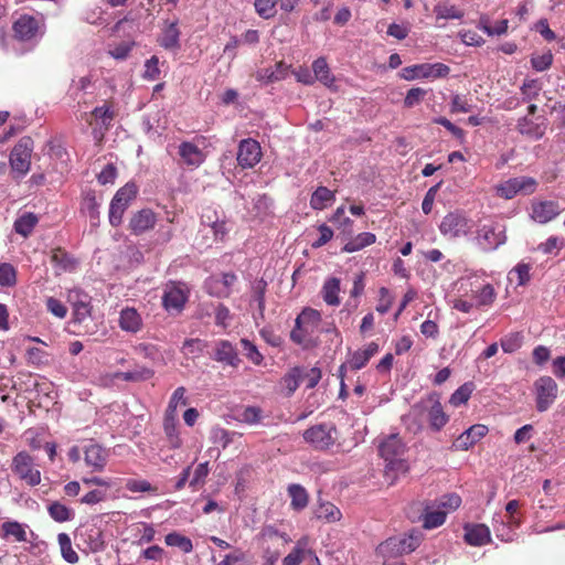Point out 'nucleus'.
I'll list each match as a JSON object with an SVG mask.
<instances>
[{"mask_svg": "<svg viewBox=\"0 0 565 565\" xmlns=\"http://www.w3.org/2000/svg\"><path fill=\"white\" fill-rule=\"evenodd\" d=\"M26 529L28 525L18 521H7L1 525L0 536L4 540L12 537L14 542H26Z\"/></svg>", "mask_w": 565, "mask_h": 565, "instance_id": "nucleus-29", "label": "nucleus"}, {"mask_svg": "<svg viewBox=\"0 0 565 565\" xmlns=\"http://www.w3.org/2000/svg\"><path fill=\"white\" fill-rule=\"evenodd\" d=\"M57 542L61 548L62 557L70 564H76L79 561L78 554L72 547V541L68 534L60 533Z\"/></svg>", "mask_w": 565, "mask_h": 565, "instance_id": "nucleus-42", "label": "nucleus"}, {"mask_svg": "<svg viewBox=\"0 0 565 565\" xmlns=\"http://www.w3.org/2000/svg\"><path fill=\"white\" fill-rule=\"evenodd\" d=\"M475 385L471 382L463 383L461 386H459L450 396L449 403L458 407L460 405L466 404L472 392H473Z\"/></svg>", "mask_w": 565, "mask_h": 565, "instance_id": "nucleus-47", "label": "nucleus"}, {"mask_svg": "<svg viewBox=\"0 0 565 565\" xmlns=\"http://www.w3.org/2000/svg\"><path fill=\"white\" fill-rule=\"evenodd\" d=\"M207 348V342L201 339H186L182 345V352L192 359L201 355Z\"/></svg>", "mask_w": 565, "mask_h": 565, "instance_id": "nucleus-50", "label": "nucleus"}, {"mask_svg": "<svg viewBox=\"0 0 565 565\" xmlns=\"http://www.w3.org/2000/svg\"><path fill=\"white\" fill-rule=\"evenodd\" d=\"M408 416L414 418L418 427H422L423 419L426 418L430 429L434 431H439L449 420V416L445 413L439 396L435 393L414 404Z\"/></svg>", "mask_w": 565, "mask_h": 565, "instance_id": "nucleus-3", "label": "nucleus"}, {"mask_svg": "<svg viewBox=\"0 0 565 565\" xmlns=\"http://www.w3.org/2000/svg\"><path fill=\"white\" fill-rule=\"evenodd\" d=\"M107 451L97 444L84 447V461L92 472L103 471L107 463Z\"/></svg>", "mask_w": 565, "mask_h": 565, "instance_id": "nucleus-20", "label": "nucleus"}, {"mask_svg": "<svg viewBox=\"0 0 565 565\" xmlns=\"http://www.w3.org/2000/svg\"><path fill=\"white\" fill-rule=\"evenodd\" d=\"M114 32H121L126 35H130L132 33H136L139 31V23H137L134 19L130 18H124L119 20L114 26Z\"/></svg>", "mask_w": 565, "mask_h": 565, "instance_id": "nucleus-64", "label": "nucleus"}, {"mask_svg": "<svg viewBox=\"0 0 565 565\" xmlns=\"http://www.w3.org/2000/svg\"><path fill=\"white\" fill-rule=\"evenodd\" d=\"M11 470L30 487L41 483V472L35 467L34 458L26 451H20L12 458Z\"/></svg>", "mask_w": 565, "mask_h": 565, "instance_id": "nucleus-11", "label": "nucleus"}, {"mask_svg": "<svg viewBox=\"0 0 565 565\" xmlns=\"http://www.w3.org/2000/svg\"><path fill=\"white\" fill-rule=\"evenodd\" d=\"M99 203L94 191H87L82 199L81 212L89 217L90 224L96 226L99 221Z\"/></svg>", "mask_w": 565, "mask_h": 565, "instance_id": "nucleus-31", "label": "nucleus"}, {"mask_svg": "<svg viewBox=\"0 0 565 565\" xmlns=\"http://www.w3.org/2000/svg\"><path fill=\"white\" fill-rule=\"evenodd\" d=\"M322 321L320 311L306 307L297 316L290 331V340L303 350L313 349L319 344V328Z\"/></svg>", "mask_w": 565, "mask_h": 565, "instance_id": "nucleus-1", "label": "nucleus"}, {"mask_svg": "<svg viewBox=\"0 0 565 565\" xmlns=\"http://www.w3.org/2000/svg\"><path fill=\"white\" fill-rule=\"evenodd\" d=\"M536 409L547 411L557 398L558 386L551 376H541L534 382Z\"/></svg>", "mask_w": 565, "mask_h": 565, "instance_id": "nucleus-13", "label": "nucleus"}, {"mask_svg": "<svg viewBox=\"0 0 565 565\" xmlns=\"http://www.w3.org/2000/svg\"><path fill=\"white\" fill-rule=\"evenodd\" d=\"M301 381V370L299 367L291 369L281 379L282 386L287 390V395L294 394L299 387Z\"/></svg>", "mask_w": 565, "mask_h": 565, "instance_id": "nucleus-52", "label": "nucleus"}, {"mask_svg": "<svg viewBox=\"0 0 565 565\" xmlns=\"http://www.w3.org/2000/svg\"><path fill=\"white\" fill-rule=\"evenodd\" d=\"M427 94V90L420 87H413L411 88L405 98H404V107L405 108H413L416 105L420 104L422 100L425 98Z\"/></svg>", "mask_w": 565, "mask_h": 565, "instance_id": "nucleus-61", "label": "nucleus"}, {"mask_svg": "<svg viewBox=\"0 0 565 565\" xmlns=\"http://www.w3.org/2000/svg\"><path fill=\"white\" fill-rule=\"evenodd\" d=\"M553 63V54L551 51H545L541 54L534 53L531 57V65L537 72H544L551 67Z\"/></svg>", "mask_w": 565, "mask_h": 565, "instance_id": "nucleus-57", "label": "nucleus"}, {"mask_svg": "<svg viewBox=\"0 0 565 565\" xmlns=\"http://www.w3.org/2000/svg\"><path fill=\"white\" fill-rule=\"evenodd\" d=\"M205 137L196 136L192 140H183L178 146L179 164L190 170L200 168L207 158L201 148L205 143Z\"/></svg>", "mask_w": 565, "mask_h": 565, "instance_id": "nucleus-5", "label": "nucleus"}, {"mask_svg": "<svg viewBox=\"0 0 565 565\" xmlns=\"http://www.w3.org/2000/svg\"><path fill=\"white\" fill-rule=\"evenodd\" d=\"M51 263L57 276L63 273L74 271L78 264L77 260L62 247L52 249Z\"/></svg>", "mask_w": 565, "mask_h": 565, "instance_id": "nucleus-21", "label": "nucleus"}, {"mask_svg": "<svg viewBox=\"0 0 565 565\" xmlns=\"http://www.w3.org/2000/svg\"><path fill=\"white\" fill-rule=\"evenodd\" d=\"M17 269L9 263L0 264V286L13 287L17 285Z\"/></svg>", "mask_w": 565, "mask_h": 565, "instance_id": "nucleus-55", "label": "nucleus"}, {"mask_svg": "<svg viewBox=\"0 0 565 565\" xmlns=\"http://www.w3.org/2000/svg\"><path fill=\"white\" fill-rule=\"evenodd\" d=\"M316 515L318 519L326 520L327 522H335L341 519V511L330 502L321 503L317 510Z\"/></svg>", "mask_w": 565, "mask_h": 565, "instance_id": "nucleus-51", "label": "nucleus"}, {"mask_svg": "<svg viewBox=\"0 0 565 565\" xmlns=\"http://www.w3.org/2000/svg\"><path fill=\"white\" fill-rule=\"evenodd\" d=\"M153 376V371L148 367H140L134 371L120 372L116 374L117 379L124 381L139 382L147 381Z\"/></svg>", "mask_w": 565, "mask_h": 565, "instance_id": "nucleus-54", "label": "nucleus"}, {"mask_svg": "<svg viewBox=\"0 0 565 565\" xmlns=\"http://www.w3.org/2000/svg\"><path fill=\"white\" fill-rule=\"evenodd\" d=\"M547 119L543 116L530 118L529 116L521 117L516 124V130L526 138L539 140L546 131Z\"/></svg>", "mask_w": 565, "mask_h": 565, "instance_id": "nucleus-17", "label": "nucleus"}, {"mask_svg": "<svg viewBox=\"0 0 565 565\" xmlns=\"http://www.w3.org/2000/svg\"><path fill=\"white\" fill-rule=\"evenodd\" d=\"M406 445L398 434H391L379 445V454L386 462L385 475L392 482L399 476L405 475L408 469V462L404 458Z\"/></svg>", "mask_w": 565, "mask_h": 565, "instance_id": "nucleus-2", "label": "nucleus"}, {"mask_svg": "<svg viewBox=\"0 0 565 565\" xmlns=\"http://www.w3.org/2000/svg\"><path fill=\"white\" fill-rule=\"evenodd\" d=\"M288 495L290 497V508L295 511L303 510L309 503V494L307 490L297 483L288 486Z\"/></svg>", "mask_w": 565, "mask_h": 565, "instance_id": "nucleus-33", "label": "nucleus"}, {"mask_svg": "<svg viewBox=\"0 0 565 565\" xmlns=\"http://www.w3.org/2000/svg\"><path fill=\"white\" fill-rule=\"evenodd\" d=\"M437 20L439 19H461L463 17V10L449 1L437 4L434 9Z\"/></svg>", "mask_w": 565, "mask_h": 565, "instance_id": "nucleus-41", "label": "nucleus"}, {"mask_svg": "<svg viewBox=\"0 0 565 565\" xmlns=\"http://www.w3.org/2000/svg\"><path fill=\"white\" fill-rule=\"evenodd\" d=\"M134 46V41H122L118 44L109 45L108 54L115 60L124 61L128 57Z\"/></svg>", "mask_w": 565, "mask_h": 565, "instance_id": "nucleus-56", "label": "nucleus"}, {"mask_svg": "<svg viewBox=\"0 0 565 565\" xmlns=\"http://www.w3.org/2000/svg\"><path fill=\"white\" fill-rule=\"evenodd\" d=\"M289 75V65L277 62L274 67L260 68L256 72L255 78L265 84H271L285 79Z\"/></svg>", "mask_w": 565, "mask_h": 565, "instance_id": "nucleus-25", "label": "nucleus"}, {"mask_svg": "<svg viewBox=\"0 0 565 565\" xmlns=\"http://www.w3.org/2000/svg\"><path fill=\"white\" fill-rule=\"evenodd\" d=\"M277 2L278 0H255L254 6L260 17L268 19L276 13Z\"/></svg>", "mask_w": 565, "mask_h": 565, "instance_id": "nucleus-62", "label": "nucleus"}, {"mask_svg": "<svg viewBox=\"0 0 565 565\" xmlns=\"http://www.w3.org/2000/svg\"><path fill=\"white\" fill-rule=\"evenodd\" d=\"M185 394L186 388L184 386H179L178 388H175L170 397L166 412L170 414H177V408L179 405L185 406L188 404V398Z\"/></svg>", "mask_w": 565, "mask_h": 565, "instance_id": "nucleus-58", "label": "nucleus"}, {"mask_svg": "<svg viewBox=\"0 0 565 565\" xmlns=\"http://www.w3.org/2000/svg\"><path fill=\"white\" fill-rule=\"evenodd\" d=\"M118 323L122 331L129 333H137L143 327L141 315L132 307L121 309Z\"/></svg>", "mask_w": 565, "mask_h": 565, "instance_id": "nucleus-23", "label": "nucleus"}, {"mask_svg": "<svg viewBox=\"0 0 565 565\" xmlns=\"http://www.w3.org/2000/svg\"><path fill=\"white\" fill-rule=\"evenodd\" d=\"M394 301V297L386 287H381L379 290V303L376 305V311L381 315H385L391 309Z\"/></svg>", "mask_w": 565, "mask_h": 565, "instance_id": "nucleus-60", "label": "nucleus"}, {"mask_svg": "<svg viewBox=\"0 0 565 565\" xmlns=\"http://www.w3.org/2000/svg\"><path fill=\"white\" fill-rule=\"evenodd\" d=\"M420 542L422 534L413 531L407 535L388 537L377 546L376 553L382 558L399 559L404 554L414 552Z\"/></svg>", "mask_w": 565, "mask_h": 565, "instance_id": "nucleus-4", "label": "nucleus"}, {"mask_svg": "<svg viewBox=\"0 0 565 565\" xmlns=\"http://www.w3.org/2000/svg\"><path fill=\"white\" fill-rule=\"evenodd\" d=\"M337 433L334 424L321 423L307 428L302 437L313 449L326 451L335 444Z\"/></svg>", "mask_w": 565, "mask_h": 565, "instance_id": "nucleus-6", "label": "nucleus"}, {"mask_svg": "<svg viewBox=\"0 0 565 565\" xmlns=\"http://www.w3.org/2000/svg\"><path fill=\"white\" fill-rule=\"evenodd\" d=\"M42 21L29 14L20 15L13 23V31L15 35H35L43 33Z\"/></svg>", "mask_w": 565, "mask_h": 565, "instance_id": "nucleus-27", "label": "nucleus"}, {"mask_svg": "<svg viewBox=\"0 0 565 565\" xmlns=\"http://www.w3.org/2000/svg\"><path fill=\"white\" fill-rule=\"evenodd\" d=\"M262 148L258 141L252 138L243 139L237 149V163L242 169L254 168L262 159Z\"/></svg>", "mask_w": 565, "mask_h": 565, "instance_id": "nucleus-14", "label": "nucleus"}, {"mask_svg": "<svg viewBox=\"0 0 565 565\" xmlns=\"http://www.w3.org/2000/svg\"><path fill=\"white\" fill-rule=\"evenodd\" d=\"M125 488L130 492H151L157 493V487H153L149 481L145 479H128L125 483Z\"/></svg>", "mask_w": 565, "mask_h": 565, "instance_id": "nucleus-59", "label": "nucleus"}, {"mask_svg": "<svg viewBox=\"0 0 565 565\" xmlns=\"http://www.w3.org/2000/svg\"><path fill=\"white\" fill-rule=\"evenodd\" d=\"M537 181L533 177L522 175L510 178L495 185L494 191L497 196L511 200L518 194L531 195L537 189Z\"/></svg>", "mask_w": 565, "mask_h": 565, "instance_id": "nucleus-8", "label": "nucleus"}, {"mask_svg": "<svg viewBox=\"0 0 565 565\" xmlns=\"http://www.w3.org/2000/svg\"><path fill=\"white\" fill-rule=\"evenodd\" d=\"M559 212V205L555 201H533L531 203V217L540 224L553 221Z\"/></svg>", "mask_w": 565, "mask_h": 565, "instance_id": "nucleus-19", "label": "nucleus"}, {"mask_svg": "<svg viewBox=\"0 0 565 565\" xmlns=\"http://www.w3.org/2000/svg\"><path fill=\"white\" fill-rule=\"evenodd\" d=\"M312 71L315 82L319 81L327 87H331L334 83V77L332 76L330 68L326 58L319 57L312 63Z\"/></svg>", "mask_w": 565, "mask_h": 565, "instance_id": "nucleus-35", "label": "nucleus"}, {"mask_svg": "<svg viewBox=\"0 0 565 565\" xmlns=\"http://www.w3.org/2000/svg\"><path fill=\"white\" fill-rule=\"evenodd\" d=\"M34 142L31 137H22L10 153V166L14 178L24 177L31 167Z\"/></svg>", "mask_w": 565, "mask_h": 565, "instance_id": "nucleus-9", "label": "nucleus"}, {"mask_svg": "<svg viewBox=\"0 0 565 565\" xmlns=\"http://www.w3.org/2000/svg\"><path fill=\"white\" fill-rule=\"evenodd\" d=\"M334 201V193L326 186H319L311 195L310 205L315 210H323Z\"/></svg>", "mask_w": 565, "mask_h": 565, "instance_id": "nucleus-38", "label": "nucleus"}, {"mask_svg": "<svg viewBox=\"0 0 565 565\" xmlns=\"http://www.w3.org/2000/svg\"><path fill=\"white\" fill-rule=\"evenodd\" d=\"M263 419V411L258 406H246L237 413L236 420L247 424L256 425Z\"/></svg>", "mask_w": 565, "mask_h": 565, "instance_id": "nucleus-44", "label": "nucleus"}, {"mask_svg": "<svg viewBox=\"0 0 565 565\" xmlns=\"http://www.w3.org/2000/svg\"><path fill=\"white\" fill-rule=\"evenodd\" d=\"M209 472H210V469H209L207 461L199 463L194 470L193 478L190 480V483H189L190 487L193 490H196L198 486L204 484Z\"/></svg>", "mask_w": 565, "mask_h": 565, "instance_id": "nucleus-63", "label": "nucleus"}, {"mask_svg": "<svg viewBox=\"0 0 565 565\" xmlns=\"http://www.w3.org/2000/svg\"><path fill=\"white\" fill-rule=\"evenodd\" d=\"M157 223V214L151 209H141L132 213L128 230L131 234L139 236L152 230Z\"/></svg>", "mask_w": 565, "mask_h": 565, "instance_id": "nucleus-18", "label": "nucleus"}, {"mask_svg": "<svg viewBox=\"0 0 565 565\" xmlns=\"http://www.w3.org/2000/svg\"><path fill=\"white\" fill-rule=\"evenodd\" d=\"M307 545L308 537L303 536L300 540H298L292 551L282 559V564L299 565L300 563H302L306 555H308L309 550H306Z\"/></svg>", "mask_w": 565, "mask_h": 565, "instance_id": "nucleus-37", "label": "nucleus"}, {"mask_svg": "<svg viewBox=\"0 0 565 565\" xmlns=\"http://www.w3.org/2000/svg\"><path fill=\"white\" fill-rule=\"evenodd\" d=\"M486 425L476 424L465 430L456 440V447L468 450L488 434Z\"/></svg>", "mask_w": 565, "mask_h": 565, "instance_id": "nucleus-24", "label": "nucleus"}, {"mask_svg": "<svg viewBox=\"0 0 565 565\" xmlns=\"http://www.w3.org/2000/svg\"><path fill=\"white\" fill-rule=\"evenodd\" d=\"M470 287H472V282L469 284ZM470 290L473 294V298L476 299V306L482 307V306H490L495 300V291L491 284H484L481 286H478L476 289L470 288Z\"/></svg>", "mask_w": 565, "mask_h": 565, "instance_id": "nucleus-34", "label": "nucleus"}, {"mask_svg": "<svg viewBox=\"0 0 565 565\" xmlns=\"http://www.w3.org/2000/svg\"><path fill=\"white\" fill-rule=\"evenodd\" d=\"M376 242V236L370 232H363L351 238L342 248L345 253H354L363 249L366 246L373 245Z\"/></svg>", "mask_w": 565, "mask_h": 565, "instance_id": "nucleus-36", "label": "nucleus"}, {"mask_svg": "<svg viewBox=\"0 0 565 565\" xmlns=\"http://www.w3.org/2000/svg\"><path fill=\"white\" fill-rule=\"evenodd\" d=\"M236 281L237 276L234 273H223L221 276L209 277L205 280V289L210 296L228 298Z\"/></svg>", "mask_w": 565, "mask_h": 565, "instance_id": "nucleus-15", "label": "nucleus"}, {"mask_svg": "<svg viewBox=\"0 0 565 565\" xmlns=\"http://www.w3.org/2000/svg\"><path fill=\"white\" fill-rule=\"evenodd\" d=\"M508 20L502 19L494 24L487 17H481L479 21L480 29L488 35H502L508 31Z\"/></svg>", "mask_w": 565, "mask_h": 565, "instance_id": "nucleus-43", "label": "nucleus"}, {"mask_svg": "<svg viewBox=\"0 0 565 565\" xmlns=\"http://www.w3.org/2000/svg\"><path fill=\"white\" fill-rule=\"evenodd\" d=\"M267 282L264 279L256 280L253 285L252 302H256L258 315L264 318L265 312V294Z\"/></svg>", "mask_w": 565, "mask_h": 565, "instance_id": "nucleus-46", "label": "nucleus"}, {"mask_svg": "<svg viewBox=\"0 0 565 565\" xmlns=\"http://www.w3.org/2000/svg\"><path fill=\"white\" fill-rule=\"evenodd\" d=\"M470 230V220L460 212L446 214L439 224L440 233L450 239L467 236Z\"/></svg>", "mask_w": 565, "mask_h": 565, "instance_id": "nucleus-12", "label": "nucleus"}, {"mask_svg": "<svg viewBox=\"0 0 565 565\" xmlns=\"http://www.w3.org/2000/svg\"><path fill=\"white\" fill-rule=\"evenodd\" d=\"M213 359L216 362L225 363L233 367H237L241 362L236 349L227 340L216 342Z\"/></svg>", "mask_w": 565, "mask_h": 565, "instance_id": "nucleus-22", "label": "nucleus"}, {"mask_svg": "<svg viewBox=\"0 0 565 565\" xmlns=\"http://www.w3.org/2000/svg\"><path fill=\"white\" fill-rule=\"evenodd\" d=\"M163 431L171 449H178L182 445V439L178 429V415L164 412L163 415Z\"/></svg>", "mask_w": 565, "mask_h": 565, "instance_id": "nucleus-28", "label": "nucleus"}, {"mask_svg": "<svg viewBox=\"0 0 565 565\" xmlns=\"http://www.w3.org/2000/svg\"><path fill=\"white\" fill-rule=\"evenodd\" d=\"M450 67L444 63H423L404 67L399 76L405 81L438 79L448 76Z\"/></svg>", "mask_w": 565, "mask_h": 565, "instance_id": "nucleus-10", "label": "nucleus"}, {"mask_svg": "<svg viewBox=\"0 0 565 565\" xmlns=\"http://www.w3.org/2000/svg\"><path fill=\"white\" fill-rule=\"evenodd\" d=\"M379 352V344L376 342H370L363 350L355 351L350 361V367L352 370H360L364 367L370 359Z\"/></svg>", "mask_w": 565, "mask_h": 565, "instance_id": "nucleus-30", "label": "nucleus"}, {"mask_svg": "<svg viewBox=\"0 0 565 565\" xmlns=\"http://www.w3.org/2000/svg\"><path fill=\"white\" fill-rule=\"evenodd\" d=\"M186 301L188 294L181 286L177 284L167 285L162 296V305L168 312L180 313Z\"/></svg>", "mask_w": 565, "mask_h": 565, "instance_id": "nucleus-16", "label": "nucleus"}, {"mask_svg": "<svg viewBox=\"0 0 565 565\" xmlns=\"http://www.w3.org/2000/svg\"><path fill=\"white\" fill-rule=\"evenodd\" d=\"M446 515H447L446 511H443V510L429 511L428 508H426L423 513V526L428 530L438 527L445 523Z\"/></svg>", "mask_w": 565, "mask_h": 565, "instance_id": "nucleus-45", "label": "nucleus"}, {"mask_svg": "<svg viewBox=\"0 0 565 565\" xmlns=\"http://www.w3.org/2000/svg\"><path fill=\"white\" fill-rule=\"evenodd\" d=\"M465 541L472 546H482L491 542V533L484 524L465 526Z\"/></svg>", "mask_w": 565, "mask_h": 565, "instance_id": "nucleus-26", "label": "nucleus"}, {"mask_svg": "<svg viewBox=\"0 0 565 565\" xmlns=\"http://www.w3.org/2000/svg\"><path fill=\"white\" fill-rule=\"evenodd\" d=\"M47 512L58 523L70 521L73 516V511L58 501L52 502L47 508Z\"/></svg>", "mask_w": 565, "mask_h": 565, "instance_id": "nucleus-49", "label": "nucleus"}, {"mask_svg": "<svg viewBox=\"0 0 565 565\" xmlns=\"http://www.w3.org/2000/svg\"><path fill=\"white\" fill-rule=\"evenodd\" d=\"M532 266L526 263H519L515 267H513L509 273V279L512 280L513 276L516 277V281L519 286H525L531 280V271Z\"/></svg>", "mask_w": 565, "mask_h": 565, "instance_id": "nucleus-53", "label": "nucleus"}, {"mask_svg": "<svg viewBox=\"0 0 565 565\" xmlns=\"http://www.w3.org/2000/svg\"><path fill=\"white\" fill-rule=\"evenodd\" d=\"M340 279L337 277L328 278L322 286L321 296L323 301L329 306H339L340 305Z\"/></svg>", "mask_w": 565, "mask_h": 565, "instance_id": "nucleus-32", "label": "nucleus"}, {"mask_svg": "<svg viewBox=\"0 0 565 565\" xmlns=\"http://www.w3.org/2000/svg\"><path fill=\"white\" fill-rule=\"evenodd\" d=\"M164 542L168 546L179 547L184 553H191L193 550L192 541L178 532L167 534Z\"/></svg>", "mask_w": 565, "mask_h": 565, "instance_id": "nucleus-48", "label": "nucleus"}, {"mask_svg": "<svg viewBox=\"0 0 565 565\" xmlns=\"http://www.w3.org/2000/svg\"><path fill=\"white\" fill-rule=\"evenodd\" d=\"M38 224V217L33 213H25L21 215L14 222V231L22 235L23 237H28L35 225Z\"/></svg>", "mask_w": 565, "mask_h": 565, "instance_id": "nucleus-40", "label": "nucleus"}, {"mask_svg": "<svg viewBox=\"0 0 565 565\" xmlns=\"http://www.w3.org/2000/svg\"><path fill=\"white\" fill-rule=\"evenodd\" d=\"M138 193V188L135 183H126L122 188H120L115 196L113 198V202L120 204L128 209L130 203L136 199Z\"/></svg>", "mask_w": 565, "mask_h": 565, "instance_id": "nucleus-39", "label": "nucleus"}, {"mask_svg": "<svg viewBox=\"0 0 565 565\" xmlns=\"http://www.w3.org/2000/svg\"><path fill=\"white\" fill-rule=\"evenodd\" d=\"M476 244L483 252H491L507 242L505 228L494 221L480 225L475 236Z\"/></svg>", "mask_w": 565, "mask_h": 565, "instance_id": "nucleus-7", "label": "nucleus"}]
</instances>
